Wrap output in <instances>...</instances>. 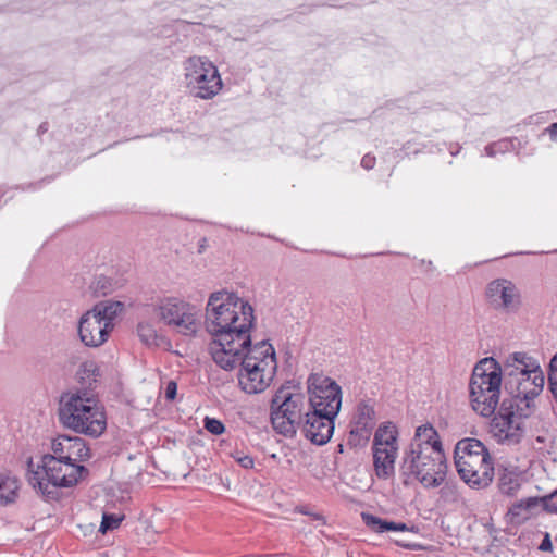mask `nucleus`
Returning a JSON list of instances; mask_svg holds the SVG:
<instances>
[{
    "label": "nucleus",
    "mask_w": 557,
    "mask_h": 557,
    "mask_svg": "<svg viewBox=\"0 0 557 557\" xmlns=\"http://www.w3.org/2000/svg\"><path fill=\"white\" fill-rule=\"evenodd\" d=\"M255 322L252 306L236 293L221 289L210 294L205 313L206 331L211 336L209 352L225 371L240 366L238 384L247 394L265 391L277 371L273 346L267 341L251 343Z\"/></svg>",
    "instance_id": "1"
},
{
    "label": "nucleus",
    "mask_w": 557,
    "mask_h": 557,
    "mask_svg": "<svg viewBox=\"0 0 557 557\" xmlns=\"http://www.w3.org/2000/svg\"><path fill=\"white\" fill-rule=\"evenodd\" d=\"M446 472V458L436 430L430 424L418 426L399 468L404 484L408 485L414 478L426 488L437 487Z\"/></svg>",
    "instance_id": "2"
},
{
    "label": "nucleus",
    "mask_w": 557,
    "mask_h": 557,
    "mask_svg": "<svg viewBox=\"0 0 557 557\" xmlns=\"http://www.w3.org/2000/svg\"><path fill=\"white\" fill-rule=\"evenodd\" d=\"M27 481L34 490L48 500L59 497V487H72L88 475V469L82 465L67 463L50 454L41 457L34 469L33 459L27 462Z\"/></svg>",
    "instance_id": "3"
},
{
    "label": "nucleus",
    "mask_w": 557,
    "mask_h": 557,
    "mask_svg": "<svg viewBox=\"0 0 557 557\" xmlns=\"http://www.w3.org/2000/svg\"><path fill=\"white\" fill-rule=\"evenodd\" d=\"M505 388L510 393L513 403L530 406L543 391L545 376L539 361L525 352L510 355L502 368Z\"/></svg>",
    "instance_id": "4"
},
{
    "label": "nucleus",
    "mask_w": 557,
    "mask_h": 557,
    "mask_svg": "<svg viewBox=\"0 0 557 557\" xmlns=\"http://www.w3.org/2000/svg\"><path fill=\"white\" fill-rule=\"evenodd\" d=\"M60 422L77 432L97 437L106 430V416L98 401L87 393H71L61 397Z\"/></svg>",
    "instance_id": "5"
},
{
    "label": "nucleus",
    "mask_w": 557,
    "mask_h": 557,
    "mask_svg": "<svg viewBox=\"0 0 557 557\" xmlns=\"http://www.w3.org/2000/svg\"><path fill=\"white\" fill-rule=\"evenodd\" d=\"M455 466L461 480L472 488L487 487L494 466L486 446L476 438L460 440L455 447Z\"/></svg>",
    "instance_id": "6"
},
{
    "label": "nucleus",
    "mask_w": 557,
    "mask_h": 557,
    "mask_svg": "<svg viewBox=\"0 0 557 557\" xmlns=\"http://www.w3.org/2000/svg\"><path fill=\"white\" fill-rule=\"evenodd\" d=\"M503 370L494 363L493 359L481 360L473 369L469 389L474 411L482 417H490L495 412L499 403Z\"/></svg>",
    "instance_id": "7"
},
{
    "label": "nucleus",
    "mask_w": 557,
    "mask_h": 557,
    "mask_svg": "<svg viewBox=\"0 0 557 557\" xmlns=\"http://www.w3.org/2000/svg\"><path fill=\"white\" fill-rule=\"evenodd\" d=\"M185 83L190 94L200 99H212L223 83L216 66L206 57H190L184 63Z\"/></svg>",
    "instance_id": "8"
},
{
    "label": "nucleus",
    "mask_w": 557,
    "mask_h": 557,
    "mask_svg": "<svg viewBox=\"0 0 557 557\" xmlns=\"http://www.w3.org/2000/svg\"><path fill=\"white\" fill-rule=\"evenodd\" d=\"M304 396L280 388L271 401V422L275 431L284 436H294L302 423Z\"/></svg>",
    "instance_id": "9"
},
{
    "label": "nucleus",
    "mask_w": 557,
    "mask_h": 557,
    "mask_svg": "<svg viewBox=\"0 0 557 557\" xmlns=\"http://www.w3.org/2000/svg\"><path fill=\"white\" fill-rule=\"evenodd\" d=\"M518 403L504 399L499 410L493 417L490 424V432L493 437L504 445H516L520 443L524 435V418Z\"/></svg>",
    "instance_id": "10"
},
{
    "label": "nucleus",
    "mask_w": 557,
    "mask_h": 557,
    "mask_svg": "<svg viewBox=\"0 0 557 557\" xmlns=\"http://www.w3.org/2000/svg\"><path fill=\"white\" fill-rule=\"evenodd\" d=\"M160 320L177 333L194 336L199 329V309L177 297H168L157 307Z\"/></svg>",
    "instance_id": "11"
},
{
    "label": "nucleus",
    "mask_w": 557,
    "mask_h": 557,
    "mask_svg": "<svg viewBox=\"0 0 557 557\" xmlns=\"http://www.w3.org/2000/svg\"><path fill=\"white\" fill-rule=\"evenodd\" d=\"M310 411L338 416L342 406V388L331 377L312 373L308 381Z\"/></svg>",
    "instance_id": "12"
},
{
    "label": "nucleus",
    "mask_w": 557,
    "mask_h": 557,
    "mask_svg": "<svg viewBox=\"0 0 557 557\" xmlns=\"http://www.w3.org/2000/svg\"><path fill=\"white\" fill-rule=\"evenodd\" d=\"M375 424L374 404L371 400L359 401L350 420L347 445L351 448L364 447L371 437Z\"/></svg>",
    "instance_id": "13"
},
{
    "label": "nucleus",
    "mask_w": 557,
    "mask_h": 557,
    "mask_svg": "<svg viewBox=\"0 0 557 557\" xmlns=\"http://www.w3.org/2000/svg\"><path fill=\"white\" fill-rule=\"evenodd\" d=\"M487 304L495 310L512 311L520 304V293L517 286L507 278H496L486 285Z\"/></svg>",
    "instance_id": "14"
},
{
    "label": "nucleus",
    "mask_w": 557,
    "mask_h": 557,
    "mask_svg": "<svg viewBox=\"0 0 557 557\" xmlns=\"http://www.w3.org/2000/svg\"><path fill=\"white\" fill-rule=\"evenodd\" d=\"M336 417L309 410L300 424L304 435L315 445L326 444L334 433Z\"/></svg>",
    "instance_id": "15"
},
{
    "label": "nucleus",
    "mask_w": 557,
    "mask_h": 557,
    "mask_svg": "<svg viewBox=\"0 0 557 557\" xmlns=\"http://www.w3.org/2000/svg\"><path fill=\"white\" fill-rule=\"evenodd\" d=\"M51 449L53 453L51 456L67 463L78 465L90 458V449L78 436L59 435L52 441Z\"/></svg>",
    "instance_id": "16"
},
{
    "label": "nucleus",
    "mask_w": 557,
    "mask_h": 557,
    "mask_svg": "<svg viewBox=\"0 0 557 557\" xmlns=\"http://www.w3.org/2000/svg\"><path fill=\"white\" fill-rule=\"evenodd\" d=\"M111 329L107 326L101 318L88 310L78 321V336L81 342L91 348L102 346L111 334Z\"/></svg>",
    "instance_id": "17"
},
{
    "label": "nucleus",
    "mask_w": 557,
    "mask_h": 557,
    "mask_svg": "<svg viewBox=\"0 0 557 557\" xmlns=\"http://www.w3.org/2000/svg\"><path fill=\"white\" fill-rule=\"evenodd\" d=\"M373 463L376 475L380 479H388L395 472L397 449L372 447Z\"/></svg>",
    "instance_id": "18"
},
{
    "label": "nucleus",
    "mask_w": 557,
    "mask_h": 557,
    "mask_svg": "<svg viewBox=\"0 0 557 557\" xmlns=\"http://www.w3.org/2000/svg\"><path fill=\"white\" fill-rule=\"evenodd\" d=\"M123 304L120 301H106L95 305L90 311L98 318H101V321L113 331L114 320L123 310Z\"/></svg>",
    "instance_id": "19"
},
{
    "label": "nucleus",
    "mask_w": 557,
    "mask_h": 557,
    "mask_svg": "<svg viewBox=\"0 0 557 557\" xmlns=\"http://www.w3.org/2000/svg\"><path fill=\"white\" fill-rule=\"evenodd\" d=\"M373 447L397 449V430L391 422L380 425L373 438Z\"/></svg>",
    "instance_id": "20"
},
{
    "label": "nucleus",
    "mask_w": 557,
    "mask_h": 557,
    "mask_svg": "<svg viewBox=\"0 0 557 557\" xmlns=\"http://www.w3.org/2000/svg\"><path fill=\"white\" fill-rule=\"evenodd\" d=\"M20 483L15 476L0 474V506L13 504L18 496Z\"/></svg>",
    "instance_id": "21"
},
{
    "label": "nucleus",
    "mask_w": 557,
    "mask_h": 557,
    "mask_svg": "<svg viewBox=\"0 0 557 557\" xmlns=\"http://www.w3.org/2000/svg\"><path fill=\"white\" fill-rule=\"evenodd\" d=\"M521 482L522 478L519 472L505 468L499 474L498 488L502 494L512 496L520 490Z\"/></svg>",
    "instance_id": "22"
},
{
    "label": "nucleus",
    "mask_w": 557,
    "mask_h": 557,
    "mask_svg": "<svg viewBox=\"0 0 557 557\" xmlns=\"http://www.w3.org/2000/svg\"><path fill=\"white\" fill-rule=\"evenodd\" d=\"M362 520L366 523V525L373 532L376 533H384L388 531H395L396 532V522L385 520L382 518H379L376 516H373L371 513H362Z\"/></svg>",
    "instance_id": "23"
},
{
    "label": "nucleus",
    "mask_w": 557,
    "mask_h": 557,
    "mask_svg": "<svg viewBox=\"0 0 557 557\" xmlns=\"http://www.w3.org/2000/svg\"><path fill=\"white\" fill-rule=\"evenodd\" d=\"M137 334L140 341L147 346H158L159 336L154 325L150 322H139L137 325Z\"/></svg>",
    "instance_id": "24"
},
{
    "label": "nucleus",
    "mask_w": 557,
    "mask_h": 557,
    "mask_svg": "<svg viewBox=\"0 0 557 557\" xmlns=\"http://www.w3.org/2000/svg\"><path fill=\"white\" fill-rule=\"evenodd\" d=\"M540 505V498L539 497H528L525 499H520L519 502L515 503L510 509L509 512L512 516H519L522 513V511H531L532 509L536 508Z\"/></svg>",
    "instance_id": "25"
},
{
    "label": "nucleus",
    "mask_w": 557,
    "mask_h": 557,
    "mask_svg": "<svg viewBox=\"0 0 557 557\" xmlns=\"http://www.w3.org/2000/svg\"><path fill=\"white\" fill-rule=\"evenodd\" d=\"M513 148L512 140L502 139L485 147L488 157H495L497 153H505Z\"/></svg>",
    "instance_id": "26"
},
{
    "label": "nucleus",
    "mask_w": 557,
    "mask_h": 557,
    "mask_svg": "<svg viewBox=\"0 0 557 557\" xmlns=\"http://www.w3.org/2000/svg\"><path fill=\"white\" fill-rule=\"evenodd\" d=\"M122 520L123 516L104 512L102 516V521L99 531L102 533H107L108 531L114 530L120 525Z\"/></svg>",
    "instance_id": "27"
},
{
    "label": "nucleus",
    "mask_w": 557,
    "mask_h": 557,
    "mask_svg": "<svg viewBox=\"0 0 557 557\" xmlns=\"http://www.w3.org/2000/svg\"><path fill=\"white\" fill-rule=\"evenodd\" d=\"M548 388L552 392L554 398L557 400V354L552 358L549 362Z\"/></svg>",
    "instance_id": "28"
},
{
    "label": "nucleus",
    "mask_w": 557,
    "mask_h": 557,
    "mask_svg": "<svg viewBox=\"0 0 557 557\" xmlns=\"http://www.w3.org/2000/svg\"><path fill=\"white\" fill-rule=\"evenodd\" d=\"M203 428L213 435H221L225 432L223 422L215 418L206 417L203 419Z\"/></svg>",
    "instance_id": "29"
},
{
    "label": "nucleus",
    "mask_w": 557,
    "mask_h": 557,
    "mask_svg": "<svg viewBox=\"0 0 557 557\" xmlns=\"http://www.w3.org/2000/svg\"><path fill=\"white\" fill-rule=\"evenodd\" d=\"M232 457L238 462L244 469L253 468L255 461L250 455H246L243 451L236 450L232 454Z\"/></svg>",
    "instance_id": "30"
},
{
    "label": "nucleus",
    "mask_w": 557,
    "mask_h": 557,
    "mask_svg": "<svg viewBox=\"0 0 557 557\" xmlns=\"http://www.w3.org/2000/svg\"><path fill=\"white\" fill-rule=\"evenodd\" d=\"M557 495V488L549 495L540 498V504L543 505L545 511L549 513H557V503L552 499Z\"/></svg>",
    "instance_id": "31"
},
{
    "label": "nucleus",
    "mask_w": 557,
    "mask_h": 557,
    "mask_svg": "<svg viewBox=\"0 0 557 557\" xmlns=\"http://www.w3.org/2000/svg\"><path fill=\"white\" fill-rule=\"evenodd\" d=\"M176 392H177L176 383L174 381H170L165 386V392H164L165 398L168 400H173L176 396Z\"/></svg>",
    "instance_id": "32"
},
{
    "label": "nucleus",
    "mask_w": 557,
    "mask_h": 557,
    "mask_svg": "<svg viewBox=\"0 0 557 557\" xmlns=\"http://www.w3.org/2000/svg\"><path fill=\"white\" fill-rule=\"evenodd\" d=\"M375 165V157L368 153V154H364L363 158L361 159V166L366 170H371L373 169Z\"/></svg>",
    "instance_id": "33"
},
{
    "label": "nucleus",
    "mask_w": 557,
    "mask_h": 557,
    "mask_svg": "<svg viewBox=\"0 0 557 557\" xmlns=\"http://www.w3.org/2000/svg\"><path fill=\"white\" fill-rule=\"evenodd\" d=\"M396 531L418 533L419 529L416 525H408L404 522H396Z\"/></svg>",
    "instance_id": "34"
},
{
    "label": "nucleus",
    "mask_w": 557,
    "mask_h": 557,
    "mask_svg": "<svg viewBox=\"0 0 557 557\" xmlns=\"http://www.w3.org/2000/svg\"><path fill=\"white\" fill-rule=\"evenodd\" d=\"M539 549L543 552H550L553 549V544L548 533L545 534L544 539L542 540L539 546Z\"/></svg>",
    "instance_id": "35"
},
{
    "label": "nucleus",
    "mask_w": 557,
    "mask_h": 557,
    "mask_svg": "<svg viewBox=\"0 0 557 557\" xmlns=\"http://www.w3.org/2000/svg\"><path fill=\"white\" fill-rule=\"evenodd\" d=\"M395 543H396V545H398V546H400L403 548H408V549L417 548V545L408 543V542H404L401 540H396Z\"/></svg>",
    "instance_id": "36"
},
{
    "label": "nucleus",
    "mask_w": 557,
    "mask_h": 557,
    "mask_svg": "<svg viewBox=\"0 0 557 557\" xmlns=\"http://www.w3.org/2000/svg\"><path fill=\"white\" fill-rule=\"evenodd\" d=\"M548 132L552 139H557V122L548 127Z\"/></svg>",
    "instance_id": "37"
},
{
    "label": "nucleus",
    "mask_w": 557,
    "mask_h": 557,
    "mask_svg": "<svg viewBox=\"0 0 557 557\" xmlns=\"http://www.w3.org/2000/svg\"><path fill=\"white\" fill-rule=\"evenodd\" d=\"M302 512L306 513V515H309V512H307V511H302ZM310 517L313 520L319 521L320 524H324V518L321 515H319V513H310Z\"/></svg>",
    "instance_id": "38"
},
{
    "label": "nucleus",
    "mask_w": 557,
    "mask_h": 557,
    "mask_svg": "<svg viewBox=\"0 0 557 557\" xmlns=\"http://www.w3.org/2000/svg\"><path fill=\"white\" fill-rule=\"evenodd\" d=\"M48 131V123L47 122H44L39 125L38 127V133L39 134H44Z\"/></svg>",
    "instance_id": "39"
},
{
    "label": "nucleus",
    "mask_w": 557,
    "mask_h": 557,
    "mask_svg": "<svg viewBox=\"0 0 557 557\" xmlns=\"http://www.w3.org/2000/svg\"><path fill=\"white\" fill-rule=\"evenodd\" d=\"M458 151H459V149L457 151H451L450 153H451V156H455L458 153Z\"/></svg>",
    "instance_id": "40"
},
{
    "label": "nucleus",
    "mask_w": 557,
    "mask_h": 557,
    "mask_svg": "<svg viewBox=\"0 0 557 557\" xmlns=\"http://www.w3.org/2000/svg\"><path fill=\"white\" fill-rule=\"evenodd\" d=\"M536 441H537V442H543V438L539 436V437L536 438Z\"/></svg>",
    "instance_id": "41"
}]
</instances>
